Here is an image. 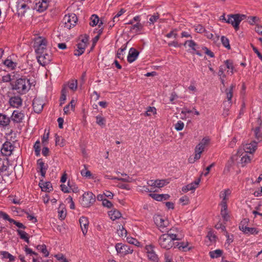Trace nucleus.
Returning a JSON list of instances; mask_svg holds the SVG:
<instances>
[{"label":"nucleus","instance_id":"2f4dec72","mask_svg":"<svg viewBox=\"0 0 262 262\" xmlns=\"http://www.w3.org/2000/svg\"><path fill=\"white\" fill-rule=\"evenodd\" d=\"M0 255H1L2 259H8L9 262H13L15 260V257L13 256L12 254H11L7 251H1Z\"/></svg>","mask_w":262,"mask_h":262},{"label":"nucleus","instance_id":"f03ea898","mask_svg":"<svg viewBox=\"0 0 262 262\" xmlns=\"http://www.w3.org/2000/svg\"><path fill=\"white\" fill-rule=\"evenodd\" d=\"M10 84L12 90L20 95L26 94L31 86L30 79L23 76L17 79L14 82H11Z\"/></svg>","mask_w":262,"mask_h":262},{"label":"nucleus","instance_id":"0eeeda50","mask_svg":"<svg viewBox=\"0 0 262 262\" xmlns=\"http://www.w3.org/2000/svg\"><path fill=\"white\" fill-rule=\"evenodd\" d=\"M77 20L78 18L76 14L71 13L66 15L63 18L62 22L65 28L70 29L71 28L75 26Z\"/></svg>","mask_w":262,"mask_h":262},{"label":"nucleus","instance_id":"680f3d73","mask_svg":"<svg viewBox=\"0 0 262 262\" xmlns=\"http://www.w3.org/2000/svg\"><path fill=\"white\" fill-rule=\"evenodd\" d=\"M224 234L227 238L226 243L227 244L229 245L233 242V235L232 234L230 235L227 231Z\"/></svg>","mask_w":262,"mask_h":262},{"label":"nucleus","instance_id":"7c9ffc66","mask_svg":"<svg viewBox=\"0 0 262 262\" xmlns=\"http://www.w3.org/2000/svg\"><path fill=\"white\" fill-rule=\"evenodd\" d=\"M186 45H188V46L193 50L195 51V53L197 55L199 56H202V54L200 52V51H196V47L198 45L196 43L192 40H188L185 41V42L184 43V46H186Z\"/></svg>","mask_w":262,"mask_h":262},{"label":"nucleus","instance_id":"4d7b16f0","mask_svg":"<svg viewBox=\"0 0 262 262\" xmlns=\"http://www.w3.org/2000/svg\"><path fill=\"white\" fill-rule=\"evenodd\" d=\"M184 126V124L182 121H178L174 125L175 129L178 131L182 130Z\"/></svg>","mask_w":262,"mask_h":262},{"label":"nucleus","instance_id":"c9c22d12","mask_svg":"<svg viewBox=\"0 0 262 262\" xmlns=\"http://www.w3.org/2000/svg\"><path fill=\"white\" fill-rule=\"evenodd\" d=\"M232 101H224L223 102L224 112L223 114L225 116L228 115V112L231 106Z\"/></svg>","mask_w":262,"mask_h":262},{"label":"nucleus","instance_id":"37998d69","mask_svg":"<svg viewBox=\"0 0 262 262\" xmlns=\"http://www.w3.org/2000/svg\"><path fill=\"white\" fill-rule=\"evenodd\" d=\"M242 166H244L246 164L249 163L251 161V157L248 156L247 154L244 155L241 159Z\"/></svg>","mask_w":262,"mask_h":262},{"label":"nucleus","instance_id":"8fccbe9b","mask_svg":"<svg viewBox=\"0 0 262 262\" xmlns=\"http://www.w3.org/2000/svg\"><path fill=\"white\" fill-rule=\"evenodd\" d=\"M159 18V14L158 13H155L153 15L150 16L149 18V23L154 24Z\"/></svg>","mask_w":262,"mask_h":262},{"label":"nucleus","instance_id":"58836bf2","mask_svg":"<svg viewBox=\"0 0 262 262\" xmlns=\"http://www.w3.org/2000/svg\"><path fill=\"white\" fill-rule=\"evenodd\" d=\"M36 249L42 252L45 257H48L49 255V252L47 249V247L45 245H39L36 246Z\"/></svg>","mask_w":262,"mask_h":262},{"label":"nucleus","instance_id":"bb28decb","mask_svg":"<svg viewBox=\"0 0 262 262\" xmlns=\"http://www.w3.org/2000/svg\"><path fill=\"white\" fill-rule=\"evenodd\" d=\"M10 122V118L5 114L0 113V126L3 127L8 126Z\"/></svg>","mask_w":262,"mask_h":262},{"label":"nucleus","instance_id":"5fc2aeb1","mask_svg":"<svg viewBox=\"0 0 262 262\" xmlns=\"http://www.w3.org/2000/svg\"><path fill=\"white\" fill-rule=\"evenodd\" d=\"M225 65H224L225 67H226V69L227 68L229 70H231V73L232 74L233 73V62L232 61L230 60H226L225 61Z\"/></svg>","mask_w":262,"mask_h":262},{"label":"nucleus","instance_id":"39448f33","mask_svg":"<svg viewBox=\"0 0 262 262\" xmlns=\"http://www.w3.org/2000/svg\"><path fill=\"white\" fill-rule=\"evenodd\" d=\"M31 2L30 0H17L15 7L18 16H24L25 13L30 9Z\"/></svg>","mask_w":262,"mask_h":262},{"label":"nucleus","instance_id":"473e14b6","mask_svg":"<svg viewBox=\"0 0 262 262\" xmlns=\"http://www.w3.org/2000/svg\"><path fill=\"white\" fill-rule=\"evenodd\" d=\"M108 215L110 216V218L113 221L119 219L121 216V213L117 209H114L108 212Z\"/></svg>","mask_w":262,"mask_h":262},{"label":"nucleus","instance_id":"603ef678","mask_svg":"<svg viewBox=\"0 0 262 262\" xmlns=\"http://www.w3.org/2000/svg\"><path fill=\"white\" fill-rule=\"evenodd\" d=\"M254 132L256 139L258 141H261L262 139V134L260 132V128L258 127H256Z\"/></svg>","mask_w":262,"mask_h":262},{"label":"nucleus","instance_id":"ddd939ff","mask_svg":"<svg viewBox=\"0 0 262 262\" xmlns=\"http://www.w3.org/2000/svg\"><path fill=\"white\" fill-rule=\"evenodd\" d=\"M167 235L173 241H180L183 237V235L181 234L180 230L177 227H172L168 230H166Z\"/></svg>","mask_w":262,"mask_h":262},{"label":"nucleus","instance_id":"774afa93","mask_svg":"<svg viewBox=\"0 0 262 262\" xmlns=\"http://www.w3.org/2000/svg\"><path fill=\"white\" fill-rule=\"evenodd\" d=\"M180 202L182 203L183 205H185L189 203V200L188 196L185 195L180 199Z\"/></svg>","mask_w":262,"mask_h":262},{"label":"nucleus","instance_id":"bf43d9fd","mask_svg":"<svg viewBox=\"0 0 262 262\" xmlns=\"http://www.w3.org/2000/svg\"><path fill=\"white\" fill-rule=\"evenodd\" d=\"M143 28V25L140 23H137L132 26L130 30H135L136 32L141 31Z\"/></svg>","mask_w":262,"mask_h":262},{"label":"nucleus","instance_id":"09e8293b","mask_svg":"<svg viewBox=\"0 0 262 262\" xmlns=\"http://www.w3.org/2000/svg\"><path fill=\"white\" fill-rule=\"evenodd\" d=\"M127 242L130 244L139 247L140 245V243L138 242L136 238L132 237H127Z\"/></svg>","mask_w":262,"mask_h":262},{"label":"nucleus","instance_id":"b1692460","mask_svg":"<svg viewBox=\"0 0 262 262\" xmlns=\"http://www.w3.org/2000/svg\"><path fill=\"white\" fill-rule=\"evenodd\" d=\"M9 102L12 107L18 108L22 105L23 100L20 97L16 96L11 97Z\"/></svg>","mask_w":262,"mask_h":262},{"label":"nucleus","instance_id":"f704fd0d","mask_svg":"<svg viewBox=\"0 0 262 262\" xmlns=\"http://www.w3.org/2000/svg\"><path fill=\"white\" fill-rule=\"evenodd\" d=\"M213 233L211 231H209L205 237L204 243L207 246H210L212 243Z\"/></svg>","mask_w":262,"mask_h":262},{"label":"nucleus","instance_id":"f8f14e48","mask_svg":"<svg viewBox=\"0 0 262 262\" xmlns=\"http://www.w3.org/2000/svg\"><path fill=\"white\" fill-rule=\"evenodd\" d=\"M115 248L118 253L123 255L131 254L134 251L130 246L122 243H117L115 246Z\"/></svg>","mask_w":262,"mask_h":262},{"label":"nucleus","instance_id":"052dcab7","mask_svg":"<svg viewBox=\"0 0 262 262\" xmlns=\"http://www.w3.org/2000/svg\"><path fill=\"white\" fill-rule=\"evenodd\" d=\"M259 20V18L256 16H249L248 17V22L251 25H253Z\"/></svg>","mask_w":262,"mask_h":262},{"label":"nucleus","instance_id":"4468645a","mask_svg":"<svg viewBox=\"0 0 262 262\" xmlns=\"http://www.w3.org/2000/svg\"><path fill=\"white\" fill-rule=\"evenodd\" d=\"M88 41V38L87 37L83 38L80 41L77 43V49L75 50L74 51V55L77 56H79L82 55L85 49V48L87 46V42Z\"/></svg>","mask_w":262,"mask_h":262},{"label":"nucleus","instance_id":"6ab92c4d","mask_svg":"<svg viewBox=\"0 0 262 262\" xmlns=\"http://www.w3.org/2000/svg\"><path fill=\"white\" fill-rule=\"evenodd\" d=\"M43 103L42 100H40L38 98H34L33 103V108L34 111L36 113H40L43 109Z\"/></svg>","mask_w":262,"mask_h":262},{"label":"nucleus","instance_id":"79ce46f5","mask_svg":"<svg viewBox=\"0 0 262 262\" xmlns=\"http://www.w3.org/2000/svg\"><path fill=\"white\" fill-rule=\"evenodd\" d=\"M174 244L175 245L174 247H177L179 249H182L184 251L185 250L188 246V242H176Z\"/></svg>","mask_w":262,"mask_h":262},{"label":"nucleus","instance_id":"c03bdc74","mask_svg":"<svg viewBox=\"0 0 262 262\" xmlns=\"http://www.w3.org/2000/svg\"><path fill=\"white\" fill-rule=\"evenodd\" d=\"M40 141L37 140L36 141L34 145V148L35 151V154L36 156L38 157L40 156Z\"/></svg>","mask_w":262,"mask_h":262},{"label":"nucleus","instance_id":"72a5a7b5","mask_svg":"<svg viewBox=\"0 0 262 262\" xmlns=\"http://www.w3.org/2000/svg\"><path fill=\"white\" fill-rule=\"evenodd\" d=\"M121 176H125V178L112 177L111 178H109V179L117 180L118 181H121L124 182H131L133 180V179L127 176L126 173H121Z\"/></svg>","mask_w":262,"mask_h":262},{"label":"nucleus","instance_id":"864d4df0","mask_svg":"<svg viewBox=\"0 0 262 262\" xmlns=\"http://www.w3.org/2000/svg\"><path fill=\"white\" fill-rule=\"evenodd\" d=\"M69 88L73 91H76L77 89V81L75 80H71L69 83Z\"/></svg>","mask_w":262,"mask_h":262},{"label":"nucleus","instance_id":"a19ab883","mask_svg":"<svg viewBox=\"0 0 262 262\" xmlns=\"http://www.w3.org/2000/svg\"><path fill=\"white\" fill-rule=\"evenodd\" d=\"M157 113L156 109L153 106H148L144 113L145 116H150L152 114L155 115Z\"/></svg>","mask_w":262,"mask_h":262},{"label":"nucleus","instance_id":"f3484780","mask_svg":"<svg viewBox=\"0 0 262 262\" xmlns=\"http://www.w3.org/2000/svg\"><path fill=\"white\" fill-rule=\"evenodd\" d=\"M25 118V114L18 110H14L11 116V119L14 123H19L23 121Z\"/></svg>","mask_w":262,"mask_h":262},{"label":"nucleus","instance_id":"1a4fd4ad","mask_svg":"<svg viewBox=\"0 0 262 262\" xmlns=\"http://www.w3.org/2000/svg\"><path fill=\"white\" fill-rule=\"evenodd\" d=\"M158 242L161 247L165 249H170L174 244L173 241L166 234L160 236Z\"/></svg>","mask_w":262,"mask_h":262},{"label":"nucleus","instance_id":"ea45409f","mask_svg":"<svg viewBox=\"0 0 262 262\" xmlns=\"http://www.w3.org/2000/svg\"><path fill=\"white\" fill-rule=\"evenodd\" d=\"M99 18L96 14H93L90 18V25L94 27L99 23Z\"/></svg>","mask_w":262,"mask_h":262},{"label":"nucleus","instance_id":"49530a36","mask_svg":"<svg viewBox=\"0 0 262 262\" xmlns=\"http://www.w3.org/2000/svg\"><path fill=\"white\" fill-rule=\"evenodd\" d=\"M14 75H11V74H8L2 77V81L4 82H9L14 79Z\"/></svg>","mask_w":262,"mask_h":262},{"label":"nucleus","instance_id":"20e7f679","mask_svg":"<svg viewBox=\"0 0 262 262\" xmlns=\"http://www.w3.org/2000/svg\"><path fill=\"white\" fill-rule=\"evenodd\" d=\"M96 201V196L92 192H85L79 198V202L82 207H91Z\"/></svg>","mask_w":262,"mask_h":262},{"label":"nucleus","instance_id":"6e6d98bb","mask_svg":"<svg viewBox=\"0 0 262 262\" xmlns=\"http://www.w3.org/2000/svg\"><path fill=\"white\" fill-rule=\"evenodd\" d=\"M7 163L4 160L0 159V171H5L7 170L8 166L6 164Z\"/></svg>","mask_w":262,"mask_h":262},{"label":"nucleus","instance_id":"3c124183","mask_svg":"<svg viewBox=\"0 0 262 262\" xmlns=\"http://www.w3.org/2000/svg\"><path fill=\"white\" fill-rule=\"evenodd\" d=\"M221 42H222L223 45L225 48H226L228 49H230L229 41V39L227 37L223 36L221 37Z\"/></svg>","mask_w":262,"mask_h":262},{"label":"nucleus","instance_id":"cd10ccee","mask_svg":"<svg viewBox=\"0 0 262 262\" xmlns=\"http://www.w3.org/2000/svg\"><path fill=\"white\" fill-rule=\"evenodd\" d=\"M3 216V219L5 220L8 221L11 223H13L14 225H15L17 227L19 228H21L25 229L26 228V226L24 225L22 223L17 222L13 220V219H11L9 217V216L6 213L5 214H2Z\"/></svg>","mask_w":262,"mask_h":262},{"label":"nucleus","instance_id":"412c9836","mask_svg":"<svg viewBox=\"0 0 262 262\" xmlns=\"http://www.w3.org/2000/svg\"><path fill=\"white\" fill-rule=\"evenodd\" d=\"M139 55V52L135 48H131L128 52L127 60L129 63H132L135 61Z\"/></svg>","mask_w":262,"mask_h":262},{"label":"nucleus","instance_id":"e2e57ef3","mask_svg":"<svg viewBox=\"0 0 262 262\" xmlns=\"http://www.w3.org/2000/svg\"><path fill=\"white\" fill-rule=\"evenodd\" d=\"M118 234L120 236H126L127 235V231L123 226H119V229L117 230Z\"/></svg>","mask_w":262,"mask_h":262},{"label":"nucleus","instance_id":"2eb2a0df","mask_svg":"<svg viewBox=\"0 0 262 262\" xmlns=\"http://www.w3.org/2000/svg\"><path fill=\"white\" fill-rule=\"evenodd\" d=\"M13 149L14 146L10 142L6 141L3 144L1 152L3 155L8 157L11 156Z\"/></svg>","mask_w":262,"mask_h":262},{"label":"nucleus","instance_id":"a878e982","mask_svg":"<svg viewBox=\"0 0 262 262\" xmlns=\"http://www.w3.org/2000/svg\"><path fill=\"white\" fill-rule=\"evenodd\" d=\"M257 148V142L253 141L244 145V150L246 153L252 154Z\"/></svg>","mask_w":262,"mask_h":262},{"label":"nucleus","instance_id":"dca6fc26","mask_svg":"<svg viewBox=\"0 0 262 262\" xmlns=\"http://www.w3.org/2000/svg\"><path fill=\"white\" fill-rule=\"evenodd\" d=\"M49 3V0H36L34 9L38 12H43L48 7Z\"/></svg>","mask_w":262,"mask_h":262},{"label":"nucleus","instance_id":"338daca9","mask_svg":"<svg viewBox=\"0 0 262 262\" xmlns=\"http://www.w3.org/2000/svg\"><path fill=\"white\" fill-rule=\"evenodd\" d=\"M17 232L18 235H19L20 238L22 239L25 238L27 236H28V234L24 231L21 230H17Z\"/></svg>","mask_w":262,"mask_h":262},{"label":"nucleus","instance_id":"9d476101","mask_svg":"<svg viewBox=\"0 0 262 262\" xmlns=\"http://www.w3.org/2000/svg\"><path fill=\"white\" fill-rule=\"evenodd\" d=\"M209 139L207 138H204L202 141L198 144L195 148V156L194 161L190 162H193L195 160H198L201 157V155L204 151L205 146L209 143Z\"/></svg>","mask_w":262,"mask_h":262},{"label":"nucleus","instance_id":"4c0bfd02","mask_svg":"<svg viewBox=\"0 0 262 262\" xmlns=\"http://www.w3.org/2000/svg\"><path fill=\"white\" fill-rule=\"evenodd\" d=\"M4 65L8 68L13 70L17 66V63L13 62L11 59H7L4 62Z\"/></svg>","mask_w":262,"mask_h":262},{"label":"nucleus","instance_id":"69168bd1","mask_svg":"<svg viewBox=\"0 0 262 262\" xmlns=\"http://www.w3.org/2000/svg\"><path fill=\"white\" fill-rule=\"evenodd\" d=\"M102 204L103 206L106 207L107 208H111L113 206V204L112 203V202L107 200L106 199L105 200H103Z\"/></svg>","mask_w":262,"mask_h":262},{"label":"nucleus","instance_id":"c756f323","mask_svg":"<svg viewBox=\"0 0 262 262\" xmlns=\"http://www.w3.org/2000/svg\"><path fill=\"white\" fill-rule=\"evenodd\" d=\"M235 87V84H232L229 88L226 89L225 92L226 95V101H232V98L233 97V89Z\"/></svg>","mask_w":262,"mask_h":262},{"label":"nucleus","instance_id":"0e129e2a","mask_svg":"<svg viewBox=\"0 0 262 262\" xmlns=\"http://www.w3.org/2000/svg\"><path fill=\"white\" fill-rule=\"evenodd\" d=\"M66 90H65V89H63L61 90V95L60 97V101H61L60 104V105H61L63 103H64V102L66 99Z\"/></svg>","mask_w":262,"mask_h":262},{"label":"nucleus","instance_id":"13d9d810","mask_svg":"<svg viewBox=\"0 0 262 262\" xmlns=\"http://www.w3.org/2000/svg\"><path fill=\"white\" fill-rule=\"evenodd\" d=\"M215 228L218 230H220L221 232H223L224 233L226 232V227L222 223H217L215 225Z\"/></svg>","mask_w":262,"mask_h":262},{"label":"nucleus","instance_id":"a211bd4d","mask_svg":"<svg viewBox=\"0 0 262 262\" xmlns=\"http://www.w3.org/2000/svg\"><path fill=\"white\" fill-rule=\"evenodd\" d=\"M247 222L245 220L243 221H242L239 226V229L242 231L245 234H257L258 231L256 230V229L255 228H250L244 225V224L246 223Z\"/></svg>","mask_w":262,"mask_h":262},{"label":"nucleus","instance_id":"f257e3e1","mask_svg":"<svg viewBox=\"0 0 262 262\" xmlns=\"http://www.w3.org/2000/svg\"><path fill=\"white\" fill-rule=\"evenodd\" d=\"M231 194V190L227 188L222 190L219 195L221 200V202L219 204V206L221 207V215L225 222H227L230 217L227 209V202Z\"/></svg>","mask_w":262,"mask_h":262},{"label":"nucleus","instance_id":"e433bc0d","mask_svg":"<svg viewBox=\"0 0 262 262\" xmlns=\"http://www.w3.org/2000/svg\"><path fill=\"white\" fill-rule=\"evenodd\" d=\"M127 42L123 45L120 49H118L117 53V57L119 59H123V52L126 49Z\"/></svg>","mask_w":262,"mask_h":262},{"label":"nucleus","instance_id":"423d86ee","mask_svg":"<svg viewBox=\"0 0 262 262\" xmlns=\"http://www.w3.org/2000/svg\"><path fill=\"white\" fill-rule=\"evenodd\" d=\"M35 52L37 55L47 52V40L39 37L35 41Z\"/></svg>","mask_w":262,"mask_h":262},{"label":"nucleus","instance_id":"393cba45","mask_svg":"<svg viewBox=\"0 0 262 262\" xmlns=\"http://www.w3.org/2000/svg\"><path fill=\"white\" fill-rule=\"evenodd\" d=\"M168 183V182L166 180H150L147 182L149 185L158 188H161Z\"/></svg>","mask_w":262,"mask_h":262},{"label":"nucleus","instance_id":"6e6552de","mask_svg":"<svg viewBox=\"0 0 262 262\" xmlns=\"http://www.w3.org/2000/svg\"><path fill=\"white\" fill-rule=\"evenodd\" d=\"M154 220L155 223L162 232L166 231V227L169 225V222L165 217L157 215L154 216Z\"/></svg>","mask_w":262,"mask_h":262},{"label":"nucleus","instance_id":"de8ad7c7","mask_svg":"<svg viewBox=\"0 0 262 262\" xmlns=\"http://www.w3.org/2000/svg\"><path fill=\"white\" fill-rule=\"evenodd\" d=\"M147 256L148 259L151 261L154 262H158V255L156 254L155 252L149 253L147 254Z\"/></svg>","mask_w":262,"mask_h":262},{"label":"nucleus","instance_id":"7ed1b4c3","mask_svg":"<svg viewBox=\"0 0 262 262\" xmlns=\"http://www.w3.org/2000/svg\"><path fill=\"white\" fill-rule=\"evenodd\" d=\"M226 23L232 25L236 31L239 30L241 22L246 18V15L241 14H231L227 15Z\"/></svg>","mask_w":262,"mask_h":262},{"label":"nucleus","instance_id":"5701e85b","mask_svg":"<svg viewBox=\"0 0 262 262\" xmlns=\"http://www.w3.org/2000/svg\"><path fill=\"white\" fill-rule=\"evenodd\" d=\"M79 222L82 233L84 235H85L88 232L89 227L88 219L85 216H81L79 219Z\"/></svg>","mask_w":262,"mask_h":262},{"label":"nucleus","instance_id":"a18cd8bd","mask_svg":"<svg viewBox=\"0 0 262 262\" xmlns=\"http://www.w3.org/2000/svg\"><path fill=\"white\" fill-rule=\"evenodd\" d=\"M96 123L99 125L102 126L105 124V119L102 116L98 115L96 117Z\"/></svg>","mask_w":262,"mask_h":262},{"label":"nucleus","instance_id":"9b49d317","mask_svg":"<svg viewBox=\"0 0 262 262\" xmlns=\"http://www.w3.org/2000/svg\"><path fill=\"white\" fill-rule=\"evenodd\" d=\"M37 59L39 64L45 67L52 60V54L50 51L46 52L37 55Z\"/></svg>","mask_w":262,"mask_h":262},{"label":"nucleus","instance_id":"4be33fe9","mask_svg":"<svg viewBox=\"0 0 262 262\" xmlns=\"http://www.w3.org/2000/svg\"><path fill=\"white\" fill-rule=\"evenodd\" d=\"M200 181L201 179L200 178L196 179L192 183L183 187L182 191L184 192H187L189 190H194L198 187Z\"/></svg>","mask_w":262,"mask_h":262},{"label":"nucleus","instance_id":"aec40b11","mask_svg":"<svg viewBox=\"0 0 262 262\" xmlns=\"http://www.w3.org/2000/svg\"><path fill=\"white\" fill-rule=\"evenodd\" d=\"M37 171L40 172L42 177H45L48 167V165L44 163L42 159H39L37 161Z\"/></svg>","mask_w":262,"mask_h":262},{"label":"nucleus","instance_id":"c85d7f7f","mask_svg":"<svg viewBox=\"0 0 262 262\" xmlns=\"http://www.w3.org/2000/svg\"><path fill=\"white\" fill-rule=\"evenodd\" d=\"M39 185L42 191L50 192L53 189L52 184L50 182H43V180H40Z\"/></svg>","mask_w":262,"mask_h":262}]
</instances>
